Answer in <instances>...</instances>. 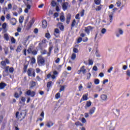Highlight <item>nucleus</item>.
<instances>
[{
    "instance_id": "dca6fc26",
    "label": "nucleus",
    "mask_w": 130,
    "mask_h": 130,
    "mask_svg": "<svg viewBox=\"0 0 130 130\" xmlns=\"http://www.w3.org/2000/svg\"><path fill=\"white\" fill-rule=\"evenodd\" d=\"M101 98L103 101H106V99H107V95H106V94H102L101 95Z\"/></svg>"
},
{
    "instance_id": "7ed1b4c3",
    "label": "nucleus",
    "mask_w": 130,
    "mask_h": 130,
    "mask_svg": "<svg viewBox=\"0 0 130 130\" xmlns=\"http://www.w3.org/2000/svg\"><path fill=\"white\" fill-rule=\"evenodd\" d=\"M25 94H26V95L27 96H30L31 97H34V96H35V95H36V92H35V91H31V90H28L26 92Z\"/></svg>"
},
{
    "instance_id": "13d9d810",
    "label": "nucleus",
    "mask_w": 130,
    "mask_h": 130,
    "mask_svg": "<svg viewBox=\"0 0 130 130\" xmlns=\"http://www.w3.org/2000/svg\"><path fill=\"white\" fill-rule=\"evenodd\" d=\"M2 66H3L4 67H6L7 66V63H6V61H1Z\"/></svg>"
},
{
    "instance_id": "3c124183",
    "label": "nucleus",
    "mask_w": 130,
    "mask_h": 130,
    "mask_svg": "<svg viewBox=\"0 0 130 130\" xmlns=\"http://www.w3.org/2000/svg\"><path fill=\"white\" fill-rule=\"evenodd\" d=\"M109 18L110 22L111 23L112 22V20H113V15H112V14L110 15Z\"/></svg>"
},
{
    "instance_id": "20e7f679",
    "label": "nucleus",
    "mask_w": 130,
    "mask_h": 130,
    "mask_svg": "<svg viewBox=\"0 0 130 130\" xmlns=\"http://www.w3.org/2000/svg\"><path fill=\"white\" fill-rule=\"evenodd\" d=\"M69 7V3L68 2H63L62 5V9L63 11H67Z\"/></svg>"
},
{
    "instance_id": "2eb2a0df",
    "label": "nucleus",
    "mask_w": 130,
    "mask_h": 130,
    "mask_svg": "<svg viewBox=\"0 0 130 130\" xmlns=\"http://www.w3.org/2000/svg\"><path fill=\"white\" fill-rule=\"evenodd\" d=\"M32 68H29L27 70V75L28 77H32Z\"/></svg>"
},
{
    "instance_id": "cd10ccee",
    "label": "nucleus",
    "mask_w": 130,
    "mask_h": 130,
    "mask_svg": "<svg viewBox=\"0 0 130 130\" xmlns=\"http://www.w3.org/2000/svg\"><path fill=\"white\" fill-rule=\"evenodd\" d=\"M60 20L61 22H63L66 20V17H64V15H60Z\"/></svg>"
},
{
    "instance_id": "f3484780",
    "label": "nucleus",
    "mask_w": 130,
    "mask_h": 130,
    "mask_svg": "<svg viewBox=\"0 0 130 130\" xmlns=\"http://www.w3.org/2000/svg\"><path fill=\"white\" fill-rule=\"evenodd\" d=\"M54 36H55V37H58V36H56V35H55V34H59V33H60V31H59V29H58V28H55V29H54Z\"/></svg>"
},
{
    "instance_id": "e433bc0d",
    "label": "nucleus",
    "mask_w": 130,
    "mask_h": 130,
    "mask_svg": "<svg viewBox=\"0 0 130 130\" xmlns=\"http://www.w3.org/2000/svg\"><path fill=\"white\" fill-rule=\"evenodd\" d=\"M91 85H92V82L87 83V86H86V88L87 89H91Z\"/></svg>"
},
{
    "instance_id": "39448f33",
    "label": "nucleus",
    "mask_w": 130,
    "mask_h": 130,
    "mask_svg": "<svg viewBox=\"0 0 130 130\" xmlns=\"http://www.w3.org/2000/svg\"><path fill=\"white\" fill-rule=\"evenodd\" d=\"M57 27L59 28L61 31L64 30V26L62 25V23L58 22L57 24Z\"/></svg>"
},
{
    "instance_id": "bb28decb",
    "label": "nucleus",
    "mask_w": 130,
    "mask_h": 130,
    "mask_svg": "<svg viewBox=\"0 0 130 130\" xmlns=\"http://www.w3.org/2000/svg\"><path fill=\"white\" fill-rule=\"evenodd\" d=\"M52 84V81H49L47 83V88H50L51 87V84Z\"/></svg>"
},
{
    "instance_id": "69168bd1",
    "label": "nucleus",
    "mask_w": 130,
    "mask_h": 130,
    "mask_svg": "<svg viewBox=\"0 0 130 130\" xmlns=\"http://www.w3.org/2000/svg\"><path fill=\"white\" fill-rule=\"evenodd\" d=\"M9 72L10 73H14V68L13 67H11L10 69H9Z\"/></svg>"
},
{
    "instance_id": "a878e982",
    "label": "nucleus",
    "mask_w": 130,
    "mask_h": 130,
    "mask_svg": "<svg viewBox=\"0 0 130 130\" xmlns=\"http://www.w3.org/2000/svg\"><path fill=\"white\" fill-rule=\"evenodd\" d=\"M27 69H28V64H24L23 68V73H27Z\"/></svg>"
},
{
    "instance_id": "c85d7f7f",
    "label": "nucleus",
    "mask_w": 130,
    "mask_h": 130,
    "mask_svg": "<svg viewBox=\"0 0 130 130\" xmlns=\"http://www.w3.org/2000/svg\"><path fill=\"white\" fill-rule=\"evenodd\" d=\"M94 4L97 6H99L101 4V0H94Z\"/></svg>"
},
{
    "instance_id": "338daca9",
    "label": "nucleus",
    "mask_w": 130,
    "mask_h": 130,
    "mask_svg": "<svg viewBox=\"0 0 130 130\" xmlns=\"http://www.w3.org/2000/svg\"><path fill=\"white\" fill-rule=\"evenodd\" d=\"M6 19H7V20H10V19H11V15H10V14H7Z\"/></svg>"
},
{
    "instance_id": "72a5a7b5",
    "label": "nucleus",
    "mask_w": 130,
    "mask_h": 130,
    "mask_svg": "<svg viewBox=\"0 0 130 130\" xmlns=\"http://www.w3.org/2000/svg\"><path fill=\"white\" fill-rule=\"evenodd\" d=\"M2 29H3V30L7 29V23H4L2 24Z\"/></svg>"
},
{
    "instance_id": "4be33fe9",
    "label": "nucleus",
    "mask_w": 130,
    "mask_h": 130,
    "mask_svg": "<svg viewBox=\"0 0 130 130\" xmlns=\"http://www.w3.org/2000/svg\"><path fill=\"white\" fill-rule=\"evenodd\" d=\"M4 39L6 41H9V39H10V38L9 37V35L8 34H4Z\"/></svg>"
},
{
    "instance_id": "412c9836",
    "label": "nucleus",
    "mask_w": 130,
    "mask_h": 130,
    "mask_svg": "<svg viewBox=\"0 0 130 130\" xmlns=\"http://www.w3.org/2000/svg\"><path fill=\"white\" fill-rule=\"evenodd\" d=\"M4 50L5 52V53L6 55H7V54H9V48L8 47H5L4 48Z\"/></svg>"
},
{
    "instance_id": "b1692460",
    "label": "nucleus",
    "mask_w": 130,
    "mask_h": 130,
    "mask_svg": "<svg viewBox=\"0 0 130 130\" xmlns=\"http://www.w3.org/2000/svg\"><path fill=\"white\" fill-rule=\"evenodd\" d=\"M100 83V80L98 79H95L94 81V83L95 84V85H99Z\"/></svg>"
},
{
    "instance_id": "603ef678",
    "label": "nucleus",
    "mask_w": 130,
    "mask_h": 130,
    "mask_svg": "<svg viewBox=\"0 0 130 130\" xmlns=\"http://www.w3.org/2000/svg\"><path fill=\"white\" fill-rule=\"evenodd\" d=\"M62 91H64V86L62 85L60 87L59 92H62Z\"/></svg>"
},
{
    "instance_id": "0eeeda50",
    "label": "nucleus",
    "mask_w": 130,
    "mask_h": 130,
    "mask_svg": "<svg viewBox=\"0 0 130 130\" xmlns=\"http://www.w3.org/2000/svg\"><path fill=\"white\" fill-rule=\"evenodd\" d=\"M10 23L13 26H15L17 24V19L15 18H12L10 21Z\"/></svg>"
},
{
    "instance_id": "f704fd0d",
    "label": "nucleus",
    "mask_w": 130,
    "mask_h": 130,
    "mask_svg": "<svg viewBox=\"0 0 130 130\" xmlns=\"http://www.w3.org/2000/svg\"><path fill=\"white\" fill-rule=\"evenodd\" d=\"M57 46H58V45H56V48H55L54 51V53H57L58 51H59V49H58V47Z\"/></svg>"
},
{
    "instance_id": "49530a36",
    "label": "nucleus",
    "mask_w": 130,
    "mask_h": 130,
    "mask_svg": "<svg viewBox=\"0 0 130 130\" xmlns=\"http://www.w3.org/2000/svg\"><path fill=\"white\" fill-rule=\"evenodd\" d=\"M73 52H74V53H78L79 50L77 48H73Z\"/></svg>"
},
{
    "instance_id": "774afa93",
    "label": "nucleus",
    "mask_w": 130,
    "mask_h": 130,
    "mask_svg": "<svg viewBox=\"0 0 130 130\" xmlns=\"http://www.w3.org/2000/svg\"><path fill=\"white\" fill-rule=\"evenodd\" d=\"M38 31H39L38 28H36L34 29V32L35 34H37V33H38Z\"/></svg>"
},
{
    "instance_id": "393cba45",
    "label": "nucleus",
    "mask_w": 130,
    "mask_h": 130,
    "mask_svg": "<svg viewBox=\"0 0 130 130\" xmlns=\"http://www.w3.org/2000/svg\"><path fill=\"white\" fill-rule=\"evenodd\" d=\"M36 86V82L35 81H32L31 85L30 86V89H32V88H34V87H35Z\"/></svg>"
},
{
    "instance_id": "9b49d317",
    "label": "nucleus",
    "mask_w": 130,
    "mask_h": 130,
    "mask_svg": "<svg viewBox=\"0 0 130 130\" xmlns=\"http://www.w3.org/2000/svg\"><path fill=\"white\" fill-rule=\"evenodd\" d=\"M53 124H54V123L53 122H52V121H48L47 122L46 125H47V126H48V127H51V126H52L53 125Z\"/></svg>"
},
{
    "instance_id": "7c9ffc66",
    "label": "nucleus",
    "mask_w": 130,
    "mask_h": 130,
    "mask_svg": "<svg viewBox=\"0 0 130 130\" xmlns=\"http://www.w3.org/2000/svg\"><path fill=\"white\" fill-rule=\"evenodd\" d=\"M93 63H94V61H93V60L89 59L88 60L89 66H93Z\"/></svg>"
},
{
    "instance_id": "79ce46f5",
    "label": "nucleus",
    "mask_w": 130,
    "mask_h": 130,
    "mask_svg": "<svg viewBox=\"0 0 130 130\" xmlns=\"http://www.w3.org/2000/svg\"><path fill=\"white\" fill-rule=\"evenodd\" d=\"M71 19H72V15L69 13L67 15V20H71Z\"/></svg>"
},
{
    "instance_id": "8fccbe9b",
    "label": "nucleus",
    "mask_w": 130,
    "mask_h": 130,
    "mask_svg": "<svg viewBox=\"0 0 130 130\" xmlns=\"http://www.w3.org/2000/svg\"><path fill=\"white\" fill-rule=\"evenodd\" d=\"M91 78V73H88L87 74V80H90Z\"/></svg>"
},
{
    "instance_id": "c756f323",
    "label": "nucleus",
    "mask_w": 130,
    "mask_h": 130,
    "mask_svg": "<svg viewBox=\"0 0 130 130\" xmlns=\"http://www.w3.org/2000/svg\"><path fill=\"white\" fill-rule=\"evenodd\" d=\"M76 57H77V55L75 53H73L72 56H71V59H73L74 60V59H76Z\"/></svg>"
},
{
    "instance_id": "09e8293b",
    "label": "nucleus",
    "mask_w": 130,
    "mask_h": 130,
    "mask_svg": "<svg viewBox=\"0 0 130 130\" xmlns=\"http://www.w3.org/2000/svg\"><path fill=\"white\" fill-rule=\"evenodd\" d=\"M45 37L46 38H50V34H49V32H47L45 34Z\"/></svg>"
},
{
    "instance_id": "473e14b6",
    "label": "nucleus",
    "mask_w": 130,
    "mask_h": 130,
    "mask_svg": "<svg viewBox=\"0 0 130 130\" xmlns=\"http://www.w3.org/2000/svg\"><path fill=\"white\" fill-rule=\"evenodd\" d=\"M99 51L98 49H96V51H95V53L96 57H100V56H101L100 54H99Z\"/></svg>"
},
{
    "instance_id": "f257e3e1",
    "label": "nucleus",
    "mask_w": 130,
    "mask_h": 130,
    "mask_svg": "<svg viewBox=\"0 0 130 130\" xmlns=\"http://www.w3.org/2000/svg\"><path fill=\"white\" fill-rule=\"evenodd\" d=\"M19 111H17L16 114H15V116L16 118H21V116H22V115H24V116L22 117V119H24L25 117H26V115H27V112H21L20 114V115H19Z\"/></svg>"
},
{
    "instance_id": "1a4fd4ad",
    "label": "nucleus",
    "mask_w": 130,
    "mask_h": 130,
    "mask_svg": "<svg viewBox=\"0 0 130 130\" xmlns=\"http://www.w3.org/2000/svg\"><path fill=\"white\" fill-rule=\"evenodd\" d=\"M38 63H41V64H43V63H45V60L44 59V58L41 57L39 60H38Z\"/></svg>"
},
{
    "instance_id": "f03ea898",
    "label": "nucleus",
    "mask_w": 130,
    "mask_h": 130,
    "mask_svg": "<svg viewBox=\"0 0 130 130\" xmlns=\"http://www.w3.org/2000/svg\"><path fill=\"white\" fill-rule=\"evenodd\" d=\"M35 22V19H34V18H32V19L29 22L27 26H26V30H27V31H29L31 27L33 26V24H34Z\"/></svg>"
},
{
    "instance_id": "6e6552de",
    "label": "nucleus",
    "mask_w": 130,
    "mask_h": 130,
    "mask_svg": "<svg viewBox=\"0 0 130 130\" xmlns=\"http://www.w3.org/2000/svg\"><path fill=\"white\" fill-rule=\"evenodd\" d=\"M6 86H7V84L5 82L0 83V90H3L5 89Z\"/></svg>"
},
{
    "instance_id": "37998d69",
    "label": "nucleus",
    "mask_w": 130,
    "mask_h": 130,
    "mask_svg": "<svg viewBox=\"0 0 130 130\" xmlns=\"http://www.w3.org/2000/svg\"><path fill=\"white\" fill-rule=\"evenodd\" d=\"M52 7H55L57 5L56 2L54 1H52L51 2Z\"/></svg>"
},
{
    "instance_id": "f8f14e48",
    "label": "nucleus",
    "mask_w": 130,
    "mask_h": 130,
    "mask_svg": "<svg viewBox=\"0 0 130 130\" xmlns=\"http://www.w3.org/2000/svg\"><path fill=\"white\" fill-rule=\"evenodd\" d=\"M53 49V46H51L49 48V52L47 53V56H49L51 54V51Z\"/></svg>"
},
{
    "instance_id": "a211bd4d",
    "label": "nucleus",
    "mask_w": 130,
    "mask_h": 130,
    "mask_svg": "<svg viewBox=\"0 0 130 130\" xmlns=\"http://www.w3.org/2000/svg\"><path fill=\"white\" fill-rule=\"evenodd\" d=\"M22 50V45H19L17 46V48L16 49V52H21V51Z\"/></svg>"
},
{
    "instance_id": "2f4dec72",
    "label": "nucleus",
    "mask_w": 130,
    "mask_h": 130,
    "mask_svg": "<svg viewBox=\"0 0 130 130\" xmlns=\"http://www.w3.org/2000/svg\"><path fill=\"white\" fill-rule=\"evenodd\" d=\"M82 41H83V38H82V37H79V38H78V39H77V43L78 44L81 43V42H82Z\"/></svg>"
},
{
    "instance_id": "ea45409f",
    "label": "nucleus",
    "mask_w": 130,
    "mask_h": 130,
    "mask_svg": "<svg viewBox=\"0 0 130 130\" xmlns=\"http://www.w3.org/2000/svg\"><path fill=\"white\" fill-rule=\"evenodd\" d=\"M27 51L28 54H30V53H32V48L31 47L28 48Z\"/></svg>"
},
{
    "instance_id": "58836bf2",
    "label": "nucleus",
    "mask_w": 130,
    "mask_h": 130,
    "mask_svg": "<svg viewBox=\"0 0 130 130\" xmlns=\"http://www.w3.org/2000/svg\"><path fill=\"white\" fill-rule=\"evenodd\" d=\"M75 25H76V19H74L72 21V22L71 24V27H75Z\"/></svg>"
},
{
    "instance_id": "6ab92c4d",
    "label": "nucleus",
    "mask_w": 130,
    "mask_h": 130,
    "mask_svg": "<svg viewBox=\"0 0 130 130\" xmlns=\"http://www.w3.org/2000/svg\"><path fill=\"white\" fill-rule=\"evenodd\" d=\"M42 43H40L38 45V46L37 47V48H39L40 50H43V47L42 46Z\"/></svg>"
},
{
    "instance_id": "c9c22d12",
    "label": "nucleus",
    "mask_w": 130,
    "mask_h": 130,
    "mask_svg": "<svg viewBox=\"0 0 130 130\" xmlns=\"http://www.w3.org/2000/svg\"><path fill=\"white\" fill-rule=\"evenodd\" d=\"M60 98V93L58 92L55 94L56 99H59Z\"/></svg>"
},
{
    "instance_id": "bf43d9fd",
    "label": "nucleus",
    "mask_w": 130,
    "mask_h": 130,
    "mask_svg": "<svg viewBox=\"0 0 130 130\" xmlns=\"http://www.w3.org/2000/svg\"><path fill=\"white\" fill-rule=\"evenodd\" d=\"M126 75L128 77H130V71H129V70H127V71L126 72Z\"/></svg>"
},
{
    "instance_id": "423d86ee",
    "label": "nucleus",
    "mask_w": 130,
    "mask_h": 130,
    "mask_svg": "<svg viewBox=\"0 0 130 130\" xmlns=\"http://www.w3.org/2000/svg\"><path fill=\"white\" fill-rule=\"evenodd\" d=\"M42 27L43 29H46V27H47V21H46V20L44 19L42 21Z\"/></svg>"
},
{
    "instance_id": "680f3d73",
    "label": "nucleus",
    "mask_w": 130,
    "mask_h": 130,
    "mask_svg": "<svg viewBox=\"0 0 130 130\" xmlns=\"http://www.w3.org/2000/svg\"><path fill=\"white\" fill-rule=\"evenodd\" d=\"M3 76L4 78H5V77H7V76H8V74H7V72L3 71Z\"/></svg>"
},
{
    "instance_id": "9d476101",
    "label": "nucleus",
    "mask_w": 130,
    "mask_h": 130,
    "mask_svg": "<svg viewBox=\"0 0 130 130\" xmlns=\"http://www.w3.org/2000/svg\"><path fill=\"white\" fill-rule=\"evenodd\" d=\"M92 105V102L91 101H87L86 102V106H85V109H87V107H90Z\"/></svg>"
},
{
    "instance_id": "c03bdc74",
    "label": "nucleus",
    "mask_w": 130,
    "mask_h": 130,
    "mask_svg": "<svg viewBox=\"0 0 130 130\" xmlns=\"http://www.w3.org/2000/svg\"><path fill=\"white\" fill-rule=\"evenodd\" d=\"M9 69H10V67L7 66L5 68V70L4 71V72H5L6 74H8L9 73Z\"/></svg>"
},
{
    "instance_id": "864d4df0",
    "label": "nucleus",
    "mask_w": 130,
    "mask_h": 130,
    "mask_svg": "<svg viewBox=\"0 0 130 130\" xmlns=\"http://www.w3.org/2000/svg\"><path fill=\"white\" fill-rule=\"evenodd\" d=\"M60 41V40L59 39H55V44L56 45H57V43H59Z\"/></svg>"
},
{
    "instance_id": "de8ad7c7",
    "label": "nucleus",
    "mask_w": 130,
    "mask_h": 130,
    "mask_svg": "<svg viewBox=\"0 0 130 130\" xmlns=\"http://www.w3.org/2000/svg\"><path fill=\"white\" fill-rule=\"evenodd\" d=\"M92 71H94V72H97L98 71V68H97V66H93V67L92 68Z\"/></svg>"
},
{
    "instance_id": "5fc2aeb1",
    "label": "nucleus",
    "mask_w": 130,
    "mask_h": 130,
    "mask_svg": "<svg viewBox=\"0 0 130 130\" xmlns=\"http://www.w3.org/2000/svg\"><path fill=\"white\" fill-rule=\"evenodd\" d=\"M80 14H77L75 16V19H76V20H80Z\"/></svg>"
},
{
    "instance_id": "e2e57ef3",
    "label": "nucleus",
    "mask_w": 130,
    "mask_h": 130,
    "mask_svg": "<svg viewBox=\"0 0 130 130\" xmlns=\"http://www.w3.org/2000/svg\"><path fill=\"white\" fill-rule=\"evenodd\" d=\"M83 42H87L88 41V38L85 37L84 38L82 39Z\"/></svg>"
},
{
    "instance_id": "4d7b16f0",
    "label": "nucleus",
    "mask_w": 130,
    "mask_h": 130,
    "mask_svg": "<svg viewBox=\"0 0 130 130\" xmlns=\"http://www.w3.org/2000/svg\"><path fill=\"white\" fill-rule=\"evenodd\" d=\"M116 4H117V7H120V6H121V2L118 1L117 2Z\"/></svg>"
},
{
    "instance_id": "a18cd8bd",
    "label": "nucleus",
    "mask_w": 130,
    "mask_h": 130,
    "mask_svg": "<svg viewBox=\"0 0 130 130\" xmlns=\"http://www.w3.org/2000/svg\"><path fill=\"white\" fill-rule=\"evenodd\" d=\"M102 34H105L106 33V28H103L101 30Z\"/></svg>"
},
{
    "instance_id": "0e129e2a",
    "label": "nucleus",
    "mask_w": 130,
    "mask_h": 130,
    "mask_svg": "<svg viewBox=\"0 0 130 130\" xmlns=\"http://www.w3.org/2000/svg\"><path fill=\"white\" fill-rule=\"evenodd\" d=\"M55 10L56 12H59L60 11V9H59V7L58 6H56Z\"/></svg>"
},
{
    "instance_id": "4c0bfd02",
    "label": "nucleus",
    "mask_w": 130,
    "mask_h": 130,
    "mask_svg": "<svg viewBox=\"0 0 130 130\" xmlns=\"http://www.w3.org/2000/svg\"><path fill=\"white\" fill-rule=\"evenodd\" d=\"M11 41L13 44L16 43V39L13 37H11Z\"/></svg>"
},
{
    "instance_id": "5701e85b",
    "label": "nucleus",
    "mask_w": 130,
    "mask_h": 130,
    "mask_svg": "<svg viewBox=\"0 0 130 130\" xmlns=\"http://www.w3.org/2000/svg\"><path fill=\"white\" fill-rule=\"evenodd\" d=\"M91 28V26H88L87 27H85V31L86 33H87V34H90V28Z\"/></svg>"
},
{
    "instance_id": "a19ab883",
    "label": "nucleus",
    "mask_w": 130,
    "mask_h": 130,
    "mask_svg": "<svg viewBox=\"0 0 130 130\" xmlns=\"http://www.w3.org/2000/svg\"><path fill=\"white\" fill-rule=\"evenodd\" d=\"M35 62H36V59H35V57H32L31 63L34 64Z\"/></svg>"
},
{
    "instance_id": "ddd939ff",
    "label": "nucleus",
    "mask_w": 130,
    "mask_h": 130,
    "mask_svg": "<svg viewBox=\"0 0 130 130\" xmlns=\"http://www.w3.org/2000/svg\"><path fill=\"white\" fill-rule=\"evenodd\" d=\"M88 96H89V94H88V93L84 94L82 96V99H83V100L84 101H87V100H88Z\"/></svg>"
},
{
    "instance_id": "052dcab7",
    "label": "nucleus",
    "mask_w": 130,
    "mask_h": 130,
    "mask_svg": "<svg viewBox=\"0 0 130 130\" xmlns=\"http://www.w3.org/2000/svg\"><path fill=\"white\" fill-rule=\"evenodd\" d=\"M14 97L17 99L19 98V93L18 92H15Z\"/></svg>"
},
{
    "instance_id": "6e6d98bb",
    "label": "nucleus",
    "mask_w": 130,
    "mask_h": 130,
    "mask_svg": "<svg viewBox=\"0 0 130 130\" xmlns=\"http://www.w3.org/2000/svg\"><path fill=\"white\" fill-rule=\"evenodd\" d=\"M37 51H38V50L37 51L36 50L32 51L31 53L32 54H33V55H36V54H37Z\"/></svg>"
},
{
    "instance_id": "aec40b11",
    "label": "nucleus",
    "mask_w": 130,
    "mask_h": 130,
    "mask_svg": "<svg viewBox=\"0 0 130 130\" xmlns=\"http://www.w3.org/2000/svg\"><path fill=\"white\" fill-rule=\"evenodd\" d=\"M19 22L20 24H22L24 22V16H21L19 18Z\"/></svg>"
},
{
    "instance_id": "4468645a",
    "label": "nucleus",
    "mask_w": 130,
    "mask_h": 130,
    "mask_svg": "<svg viewBox=\"0 0 130 130\" xmlns=\"http://www.w3.org/2000/svg\"><path fill=\"white\" fill-rule=\"evenodd\" d=\"M96 110V108L95 107H92L90 110H89V114L91 115V114H93L94 112H95V110Z\"/></svg>"
}]
</instances>
